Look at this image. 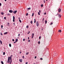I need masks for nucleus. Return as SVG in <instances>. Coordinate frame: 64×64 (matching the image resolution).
Masks as SVG:
<instances>
[{"label":"nucleus","instance_id":"nucleus-21","mask_svg":"<svg viewBox=\"0 0 64 64\" xmlns=\"http://www.w3.org/2000/svg\"><path fill=\"white\" fill-rule=\"evenodd\" d=\"M7 15L9 16V15H10V14L9 13H8L7 14Z\"/></svg>","mask_w":64,"mask_h":64},{"label":"nucleus","instance_id":"nucleus-36","mask_svg":"<svg viewBox=\"0 0 64 64\" xmlns=\"http://www.w3.org/2000/svg\"><path fill=\"white\" fill-rule=\"evenodd\" d=\"M39 39H41V36H40L39 37Z\"/></svg>","mask_w":64,"mask_h":64},{"label":"nucleus","instance_id":"nucleus-33","mask_svg":"<svg viewBox=\"0 0 64 64\" xmlns=\"http://www.w3.org/2000/svg\"><path fill=\"white\" fill-rule=\"evenodd\" d=\"M33 15H34V13H32V16H33Z\"/></svg>","mask_w":64,"mask_h":64},{"label":"nucleus","instance_id":"nucleus-59","mask_svg":"<svg viewBox=\"0 0 64 64\" xmlns=\"http://www.w3.org/2000/svg\"><path fill=\"white\" fill-rule=\"evenodd\" d=\"M46 1H48V0H46Z\"/></svg>","mask_w":64,"mask_h":64},{"label":"nucleus","instance_id":"nucleus-6","mask_svg":"<svg viewBox=\"0 0 64 64\" xmlns=\"http://www.w3.org/2000/svg\"><path fill=\"white\" fill-rule=\"evenodd\" d=\"M58 17H60V18H61V14H58Z\"/></svg>","mask_w":64,"mask_h":64},{"label":"nucleus","instance_id":"nucleus-1","mask_svg":"<svg viewBox=\"0 0 64 64\" xmlns=\"http://www.w3.org/2000/svg\"><path fill=\"white\" fill-rule=\"evenodd\" d=\"M12 58L11 56L9 57L8 58V61H10L9 62L10 63V64H11V62H12V59L11 58Z\"/></svg>","mask_w":64,"mask_h":64},{"label":"nucleus","instance_id":"nucleus-44","mask_svg":"<svg viewBox=\"0 0 64 64\" xmlns=\"http://www.w3.org/2000/svg\"><path fill=\"white\" fill-rule=\"evenodd\" d=\"M22 58H24V56H22Z\"/></svg>","mask_w":64,"mask_h":64},{"label":"nucleus","instance_id":"nucleus-39","mask_svg":"<svg viewBox=\"0 0 64 64\" xmlns=\"http://www.w3.org/2000/svg\"><path fill=\"white\" fill-rule=\"evenodd\" d=\"M55 19V17H54V18H53V19Z\"/></svg>","mask_w":64,"mask_h":64},{"label":"nucleus","instance_id":"nucleus-7","mask_svg":"<svg viewBox=\"0 0 64 64\" xmlns=\"http://www.w3.org/2000/svg\"><path fill=\"white\" fill-rule=\"evenodd\" d=\"M16 12H17V10H16L13 12V13L14 14H16Z\"/></svg>","mask_w":64,"mask_h":64},{"label":"nucleus","instance_id":"nucleus-18","mask_svg":"<svg viewBox=\"0 0 64 64\" xmlns=\"http://www.w3.org/2000/svg\"><path fill=\"white\" fill-rule=\"evenodd\" d=\"M32 23H33V22H32V21H30V23H31V24H32Z\"/></svg>","mask_w":64,"mask_h":64},{"label":"nucleus","instance_id":"nucleus-53","mask_svg":"<svg viewBox=\"0 0 64 64\" xmlns=\"http://www.w3.org/2000/svg\"><path fill=\"white\" fill-rule=\"evenodd\" d=\"M29 33H30V31L28 33V34H29Z\"/></svg>","mask_w":64,"mask_h":64},{"label":"nucleus","instance_id":"nucleus-15","mask_svg":"<svg viewBox=\"0 0 64 64\" xmlns=\"http://www.w3.org/2000/svg\"><path fill=\"white\" fill-rule=\"evenodd\" d=\"M44 18H43L42 20V22H44Z\"/></svg>","mask_w":64,"mask_h":64},{"label":"nucleus","instance_id":"nucleus-43","mask_svg":"<svg viewBox=\"0 0 64 64\" xmlns=\"http://www.w3.org/2000/svg\"><path fill=\"white\" fill-rule=\"evenodd\" d=\"M44 15H46V13L45 12L44 13Z\"/></svg>","mask_w":64,"mask_h":64},{"label":"nucleus","instance_id":"nucleus-10","mask_svg":"<svg viewBox=\"0 0 64 64\" xmlns=\"http://www.w3.org/2000/svg\"><path fill=\"white\" fill-rule=\"evenodd\" d=\"M0 43L1 44H2V42L1 40H0Z\"/></svg>","mask_w":64,"mask_h":64},{"label":"nucleus","instance_id":"nucleus-26","mask_svg":"<svg viewBox=\"0 0 64 64\" xmlns=\"http://www.w3.org/2000/svg\"><path fill=\"white\" fill-rule=\"evenodd\" d=\"M3 54L4 55H5V52H3Z\"/></svg>","mask_w":64,"mask_h":64},{"label":"nucleus","instance_id":"nucleus-9","mask_svg":"<svg viewBox=\"0 0 64 64\" xmlns=\"http://www.w3.org/2000/svg\"><path fill=\"white\" fill-rule=\"evenodd\" d=\"M58 31L59 32H60V33H61V32H62L61 30H59Z\"/></svg>","mask_w":64,"mask_h":64},{"label":"nucleus","instance_id":"nucleus-30","mask_svg":"<svg viewBox=\"0 0 64 64\" xmlns=\"http://www.w3.org/2000/svg\"><path fill=\"white\" fill-rule=\"evenodd\" d=\"M28 42H30V40H28Z\"/></svg>","mask_w":64,"mask_h":64},{"label":"nucleus","instance_id":"nucleus-45","mask_svg":"<svg viewBox=\"0 0 64 64\" xmlns=\"http://www.w3.org/2000/svg\"><path fill=\"white\" fill-rule=\"evenodd\" d=\"M33 37H34V36H32V38H33Z\"/></svg>","mask_w":64,"mask_h":64},{"label":"nucleus","instance_id":"nucleus-35","mask_svg":"<svg viewBox=\"0 0 64 64\" xmlns=\"http://www.w3.org/2000/svg\"><path fill=\"white\" fill-rule=\"evenodd\" d=\"M26 28H28V26H26Z\"/></svg>","mask_w":64,"mask_h":64},{"label":"nucleus","instance_id":"nucleus-31","mask_svg":"<svg viewBox=\"0 0 64 64\" xmlns=\"http://www.w3.org/2000/svg\"><path fill=\"white\" fill-rule=\"evenodd\" d=\"M53 24V22H52L51 23V24H50V25H52Z\"/></svg>","mask_w":64,"mask_h":64},{"label":"nucleus","instance_id":"nucleus-42","mask_svg":"<svg viewBox=\"0 0 64 64\" xmlns=\"http://www.w3.org/2000/svg\"><path fill=\"white\" fill-rule=\"evenodd\" d=\"M12 41H14V39H13L12 40Z\"/></svg>","mask_w":64,"mask_h":64},{"label":"nucleus","instance_id":"nucleus-51","mask_svg":"<svg viewBox=\"0 0 64 64\" xmlns=\"http://www.w3.org/2000/svg\"><path fill=\"white\" fill-rule=\"evenodd\" d=\"M21 53H22L21 52H20V54H21Z\"/></svg>","mask_w":64,"mask_h":64},{"label":"nucleus","instance_id":"nucleus-55","mask_svg":"<svg viewBox=\"0 0 64 64\" xmlns=\"http://www.w3.org/2000/svg\"><path fill=\"white\" fill-rule=\"evenodd\" d=\"M1 35H2V33H1Z\"/></svg>","mask_w":64,"mask_h":64},{"label":"nucleus","instance_id":"nucleus-41","mask_svg":"<svg viewBox=\"0 0 64 64\" xmlns=\"http://www.w3.org/2000/svg\"><path fill=\"white\" fill-rule=\"evenodd\" d=\"M40 60H43V58H40Z\"/></svg>","mask_w":64,"mask_h":64},{"label":"nucleus","instance_id":"nucleus-20","mask_svg":"<svg viewBox=\"0 0 64 64\" xmlns=\"http://www.w3.org/2000/svg\"><path fill=\"white\" fill-rule=\"evenodd\" d=\"M8 26H10V24L9 23H8Z\"/></svg>","mask_w":64,"mask_h":64},{"label":"nucleus","instance_id":"nucleus-48","mask_svg":"<svg viewBox=\"0 0 64 64\" xmlns=\"http://www.w3.org/2000/svg\"><path fill=\"white\" fill-rule=\"evenodd\" d=\"M0 6H1V3H0Z\"/></svg>","mask_w":64,"mask_h":64},{"label":"nucleus","instance_id":"nucleus-8","mask_svg":"<svg viewBox=\"0 0 64 64\" xmlns=\"http://www.w3.org/2000/svg\"><path fill=\"white\" fill-rule=\"evenodd\" d=\"M19 61L20 62H22V59H20Z\"/></svg>","mask_w":64,"mask_h":64},{"label":"nucleus","instance_id":"nucleus-40","mask_svg":"<svg viewBox=\"0 0 64 64\" xmlns=\"http://www.w3.org/2000/svg\"><path fill=\"white\" fill-rule=\"evenodd\" d=\"M25 39L24 38L23 39V41H25Z\"/></svg>","mask_w":64,"mask_h":64},{"label":"nucleus","instance_id":"nucleus-46","mask_svg":"<svg viewBox=\"0 0 64 64\" xmlns=\"http://www.w3.org/2000/svg\"><path fill=\"white\" fill-rule=\"evenodd\" d=\"M20 34H18V36H20Z\"/></svg>","mask_w":64,"mask_h":64},{"label":"nucleus","instance_id":"nucleus-54","mask_svg":"<svg viewBox=\"0 0 64 64\" xmlns=\"http://www.w3.org/2000/svg\"><path fill=\"white\" fill-rule=\"evenodd\" d=\"M16 41L15 42H14V43H16Z\"/></svg>","mask_w":64,"mask_h":64},{"label":"nucleus","instance_id":"nucleus-11","mask_svg":"<svg viewBox=\"0 0 64 64\" xmlns=\"http://www.w3.org/2000/svg\"><path fill=\"white\" fill-rule=\"evenodd\" d=\"M0 13L2 15H3L4 14V13L3 12H1Z\"/></svg>","mask_w":64,"mask_h":64},{"label":"nucleus","instance_id":"nucleus-12","mask_svg":"<svg viewBox=\"0 0 64 64\" xmlns=\"http://www.w3.org/2000/svg\"><path fill=\"white\" fill-rule=\"evenodd\" d=\"M8 33V32H6L4 33V34H7Z\"/></svg>","mask_w":64,"mask_h":64},{"label":"nucleus","instance_id":"nucleus-27","mask_svg":"<svg viewBox=\"0 0 64 64\" xmlns=\"http://www.w3.org/2000/svg\"><path fill=\"white\" fill-rule=\"evenodd\" d=\"M43 4H41V7H43Z\"/></svg>","mask_w":64,"mask_h":64},{"label":"nucleus","instance_id":"nucleus-16","mask_svg":"<svg viewBox=\"0 0 64 64\" xmlns=\"http://www.w3.org/2000/svg\"><path fill=\"white\" fill-rule=\"evenodd\" d=\"M16 42H17V41H18V39H16Z\"/></svg>","mask_w":64,"mask_h":64},{"label":"nucleus","instance_id":"nucleus-14","mask_svg":"<svg viewBox=\"0 0 64 64\" xmlns=\"http://www.w3.org/2000/svg\"><path fill=\"white\" fill-rule=\"evenodd\" d=\"M9 46L10 47H11V44H9Z\"/></svg>","mask_w":64,"mask_h":64},{"label":"nucleus","instance_id":"nucleus-4","mask_svg":"<svg viewBox=\"0 0 64 64\" xmlns=\"http://www.w3.org/2000/svg\"><path fill=\"white\" fill-rule=\"evenodd\" d=\"M36 25H37V26H39V22H37Z\"/></svg>","mask_w":64,"mask_h":64},{"label":"nucleus","instance_id":"nucleus-34","mask_svg":"<svg viewBox=\"0 0 64 64\" xmlns=\"http://www.w3.org/2000/svg\"><path fill=\"white\" fill-rule=\"evenodd\" d=\"M2 29V28H3V25H2L1 26Z\"/></svg>","mask_w":64,"mask_h":64},{"label":"nucleus","instance_id":"nucleus-3","mask_svg":"<svg viewBox=\"0 0 64 64\" xmlns=\"http://www.w3.org/2000/svg\"><path fill=\"white\" fill-rule=\"evenodd\" d=\"M13 22H14V21H15V17L14 16H13Z\"/></svg>","mask_w":64,"mask_h":64},{"label":"nucleus","instance_id":"nucleus-13","mask_svg":"<svg viewBox=\"0 0 64 64\" xmlns=\"http://www.w3.org/2000/svg\"><path fill=\"white\" fill-rule=\"evenodd\" d=\"M47 23V20L45 21V24H46Z\"/></svg>","mask_w":64,"mask_h":64},{"label":"nucleus","instance_id":"nucleus-2","mask_svg":"<svg viewBox=\"0 0 64 64\" xmlns=\"http://www.w3.org/2000/svg\"><path fill=\"white\" fill-rule=\"evenodd\" d=\"M58 12L60 13V12H61V9L60 8H59L58 9Z\"/></svg>","mask_w":64,"mask_h":64},{"label":"nucleus","instance_id":"nucleus-29","mask_svg":"<svg viewBox=\"0 0 64 64\" xmlns=\"http://www.w3.org/2000/svg\"><path fill=\"white\" fill-rule=\"evenodd\" d=\"M38 44H40V41H39L38 42Z\"/></svg>","mask_w":64,"mask_h":64},{"label":"nucleus","instance_id":"nucleus-52","mask_svg":"<svg viewBox=\"0 0 64 64\" xmlns=\"http://www.w3.org/2000/svg\"><path fill=\"white\" fill-rule=\"evenodd\" d=\"M18 19H20V18H18Z\"/></svg>","mask_w":64,"mask_h":64},{"label":"nucleus","instance_id":"nucleus-57","mask_svg":"<svg viewBox=\"0 0 64 64\" xmlns=\"http://www.w3.org/2000/svg\"><path fill=\"white\" fill-rule=\"evenodd\" d=\"M58 14L56 15H56H58Z\"/></svg>","mask_w":64,"mask_h":64},{"label":"nucleus","instance_id":"nucleus-24","mask_svg":"<svg viewBox=\"0 0 64 64\" xmlns=\"http://www.w3.org/2000/svg\"><path fill=\"white\" fill-rule=\"evenodd\" d=\"M19 21L20 23H21V20H19Z\"/></svg>","mask_w":64,"mask_h":64},{"label":"nucleus","instance_id":"nucleus-49","mask_svg":"<svg viewBox=\"0 0 64 64\" xmlns=\"http://www.w3.org/2000/svg\"><path fill=\"white\" fill-rule=\"evenodd\" d=\"M39 12L40 13V12H41V11H40V10H39Z\"/></svg>","mask_w":64,"mask_h":64},{"label":"nucleus","instance_id":"nucleus-56","mask_svg":"<svg viewBox=\"0 0 64 64\" xmlns=\"http://www.w3.org/2000/svg\"><path fill=\"white\" fill-rule=\"evenodd\" d=\"M28 39H29V37H28Z\"/></svg>","mask_w":64,"mask_h":64},{"label":"nucleus","instance_id":"nucleus-58","mask_svg":"<svg viewBox=\"0 0 64 64\" xmlns=\"http://www.w3.org/2000/svg\"><path fill=\"white\" fill-rule=\"evenodd\" d=\"M6 0H5V1H6Z\"/></svg>","mask_w":64,"mask_h":64},{"label":"nucleus","instance_id":"nucleus-23","mask_svg":"<svg viewBox=\"0 0 64 64\" xmlns=\"http://www.w3.org/2000/svg\"><path fill=\"white\" fill-rule=\"evenodd\" d=\"M28 14L27 13L26 14V16H28Z\"/></svg>","mask_w":64,"mask_h":64},{"label":"nucleus","instance_id":"nucleus-38","mask_svg":"<svg viewBox=\"0 0 64 64\" xmlns=\"http://www.w3.org/2000/svg\"><path fill=\"white\" fill-rule=\"evenodd\" d=\"M44 3H45L46 2H45V0H44Z\"/></svg>","mask_w":64,"mask_h":64},{"label":"nucleus","instance_id":"nucleus-17","mask_svg":"<svg viewBox=\"0 0 64 64\" xmlns=\"http://www.w3.org/2000/svg\"><path fill=\"white\" fill-rule=\"evenodd\" d=\"M34 23H35V22H36V20L35 19H34Z\"/></svg>","mask_w":64,"mask_h":64},{"label":"nucleus","instance_id":"nucleus-19","mask_svg":"<svg viewBox=\"0 0 64 64\" xmlns=\"http://www.w3.org/2000/svg\"><path fill=\"white\" fill-rule=\"evenodd\" d=\"M1 63L2 64H4V63H3V62L2 61H1Z\"/></svg>","mask_w":64,"mask_h":64},{"label":"nucleus","instance_id":"nucleus-25","mask_svg":"<svg viewBox=\"0 0 64 64\" xmlns=\"http://www.w3.org/2000/svg\"><path fill=\"white\" fill-rule=\"evenodd\" d=\"M28 54H29V52L26 53V55H28Z\"/></svg>","mask_w":64,"mask_h":64},{"label":"nucleus","instance_id":"nucleus-5","mask_svg":"<svg viewBox=\"0 0 64 64\" xmlns=\"http://www.w3.org/2000/svg\"><path fill=\"white\" fill-rule=\"evenodd\" d=\"M9 12L10 13H12L13 12V11L12 10H9Z\"/></svg>","mask_w":64,"mask_h":64},{"label":"nucleus","instance_id":"nucleus-22","mask_svg":"<svg viewBox=\"0 0 64 64\" xmlns=\"http://www.w3.org/2000/svg\"><path fill=\"white\" fill-rule=\"evenodd\" d=\"M34 36V33H33L32 34V36Z\"/></svg>","mask_w":64,"mask_h":64},{"label":"nucleus","instance_id":"nucleus-47","mask_svg":"<svg viewBox=\"0 0 64 64\" xmlns=\"http://www.w3.org/2000/svg\"><path fill=\"white\" fill-rule=\"evenodd\" d=\"M36 56H35L34 57V58L35 59H36Z\"/></svg>","mask_w":64,"mask_h":64},{"label":"nucleus","instance_id":"nucleus-50","mask_svg":"<svg viewBox=\"0 0 64 64\" xmlns=\"http://www.w3.org/2000/svg\"><path fill=\"white\" fill-rule=\"evenodd\" d=\"M9 61H8L7 62L8 63H9Z\"/></svg>","mask_w":64,"mask_h":64},{"label":"nucleus","instance_id":"nucleus-28","mask_svg":"<svg viewBox=\"0 0 64 64\" xmlns=\"http://www.w3.org/2000/svg\"><path fill=\"white\" fill-rule=\"evenodd\" d=\"M38 15H40V14L39 13V12H38Z\"/></svg>","mask_w":64,"mask_h":64},{"label":"nucleus","instance_id":"nucleus-37","mask_svg":"<svg viewBox=\"0 0 64 64\" xmlns=\"http://www.w3.org/2000/svg\"><path fill=\"white\" fill-rule=\"evenodd\" d=\"M4 19H6V17H4Z\"/></svg>","mask_w":64,"mask_h":64},{"label":"nucleus","instance_id":"nucleus-32","mask_svg":"<svg viewBox=\"0 0 64 64\" xmlns=\"http://www.w3.org/2000/svg\"><path fill=\"white\" fill-rule=\"evenodd\" d=\"M28 9V10H29V9L30 10V9H31V8H29Z\"/></svg>","mask_w":64,"mask_h":64}]
</instances>
